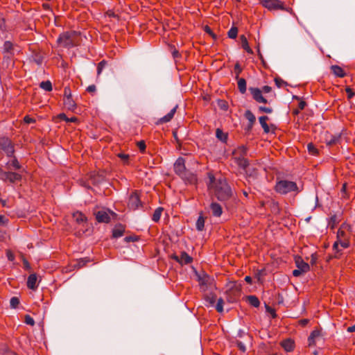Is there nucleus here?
Instances as JSON below:
<instances>
[{
	"mask_svg": "<svg viewBox=\"0 0 355 355\" xmlns=\"http://www.w3.org/2000/svg\"><path fill=\"white\" fill-rule=\"evenodd\" d=\"M209 183L208 187L212 190L218 200H228L232 196V189L225 178L220 176L216 178L213 174L209 173Z\"/></svg>",
	"mask_w": 355,
	"mask_h": 355,
	"instance_id": "obj_1",
	"label": "nucleus"
},
{
	"mask_svg": "<svg viewBox=\"0 0 355 355\" xmlns=\"http://www.w3.org/2000/svg\"><path fill=\"white\" fill-rule=\"evenodd\" d=\"M275 190L282 195H286L291 192H299L297 185L295 182L286 180L277 181L275 186Z\"/></svg>",
	"mask_w": 355,
	"mask_h": 355,
	"instance_id": "obj_2",
	"label": "nucleus"
},
{
	"mask_svg": "<svg viewBox=\"0 0 355 355\" xmlns=\"http://www.w3.org/2000/svg\"><path fill=\"white\" fill-rule=\"evenodd\" d=\"M246 155L247 148L245 146H240L232 152V159L242 169H245L249 165L248 160L245 157Z\"/></svg>",
	"mask_w": 355,
	"mask_h": 355,
	"instance_id": "obj_3",
	"label": "nucleus"
},
{
	"mask_svg": "<svg viewBox=\"0 0 355 355\" xmlns=\"http://www.w3.org/2000/svg\"><path fill=\"white\" fill-rule=\"evenodd\" d=\"M0 148L6 153L8 157L13 156L15 153L14 146L9 139H0Z\"/></svg>",
	"mask_w": 355,
	"mask_h": 355,
	"instance_id": "obj_4",
	"label": "nucleus"
},
{
	"mask_svg": "<svg viewBox=\"0 0 355 355\" xmlns=\"http://www.w3.org/2000/svg\"><path fill=\"white\" fill-rule=\"evenodd\" d=\"M64 105L68 110H74L76 107L75 101L72 99L71 91L69 87L64 89Z\"/></svg>",
	"mask_w": 355,
	"mask_h": 355,
	"instance_id": "obj_5",
	"label": "nucleus"
},
{
	"mask_svg": "<svg viewBox=\"0 0 355 355\" xmlns=\"http://www.w3.org/2000/svg\"><path fill=\"white\" fill-rule=\"evenodd\" d=\"M263 6L270 10H285L284 3L279 0H261Z\"/></svg>",
	"mask_w": 355,
	"mask_h": 355,
	"instance_id": "obj_6",
	"label": "nucleus"
},
{
	"mask_svg": "<svg viewBox=\"0 0 355 355\" xmlns=\"http://www.w3.org/2000/svg\"><path fill=\"white\" fill-rule=\"evenodd\" d=\"M3 177L2 180L3 182H8L11 184L19 182L21 180L22 176L20 173L12 171H6L3 174Z\"/></svg>",
	"mask_w": 355,
	"mask_h": 355,
	"instance_id": "obj_7",
	"label": "nucleus"
},
{
	"mask_svg": "<svg viewBox=\"0 0 355 355\" xmlns=\"http://www.w3.org/2000/svg\"><path fill=\"white\" fill-rule=\"evenodd\" d=\"M128 206L132 210H136L142 206L140 198L137 191L133 192L130 196Z\"/></svg>",
	"mask_w": 355,
	"mask_h": 355,
	"instance_id": "obj_8",
	"label": "nucleus"
},
{
	"mask_svg": "<svg viewBox=\"0 0 355 355\" xmlns=\"http://www.w3.org/2000/svg\"><path fill=\"white\" fill-rule=\"evenodd\" d=\"M171 258L181 265L188 264L193 261V258L186 252H182L180 255L172 254Z\"/></svg>",
	"mask_w": 355,
	"mask_h": 355,
	"instance_id": "obj_9",
	"label": "nucleus"
},
{
	"mask_svg": "<svg viewBox=\"0 0 355 355\" xmlns=\"http://www.w3.org/2000/svg\"><path fill=\"white\" fill-rule=\"evenodd\" d=\"M249 90L252 96L253 99L259 103H267V99L263 96L262 91L257 87H250Z\"/></svg>",
	"mask_w": 355,
	"mask_h": 355,
	"instance_id": "obj_10",
	"label": "nucleus"
},
{
	"mask_svg": "<svg viewBox=\"0 0 355 355\" xmlns=\"http://www.w3.org/2000/svg\"><path fill=\"white\" fill-rule=\"evenodd\" d=\"M352 232V227L350 225L347 223H343L340 228L337 232V239L338 241L340 239H349V235L347 232Z\"/></svg>",
	"mask_w": 355,
	"mask_h": 355,
	"instance_id": "obj_11",
	"label": "nucleus"
},
{
	"mask_svg": "<svg viewBox=\"0 0 355 355\" xmlns=\"http://www.w3.org/2000/svg\"><path fill=\"white\" fill-rule=\"evenodd\" d=\"M174 171L180 177H181L187 171L185 167V160L183 157H179L175 161L174 164Z\"/></svg>",
	"mask_w": 355,
	"mask_h": 355,
	"instance_id": "obj_12",
	"label": "nucleus"
},
{
	"mask_svg": "<svg viewBox=\"0 0 355 355\" xmlns=\"http://www.w3.org/2000/svg\"><path fill=\"white\" fill-rule=\"evenodd\" d=\"M15 44L10 41H6L2 47V53L8 58L14 56Z\"/></svg>",
	"mask_w": 355,
	"mask_h": 355,
	"instance_id": "obj_13",
	"label": "nucleus"
},
{
	"mask_svg": "<svg viewBox=\"0 0 355 355\" xmlns=\"http://www.w3.org/2000/svg\"><path fill=\"white\" fill-rule=\"evenodd\" d=\"M58 42L64 47L69 48L73 46L71 37L67 33L60 35L58 39Z\"/></svg>",
	"mask_w": 355,
	"mask_h": 355,
	"instance_id": "obj_14",
	"label": "nucleus"
},
{
	"mask_svg": "<svg viewBox=\"0 0 355 355\" xmlns=\"http://www.w3.org/2000/svg\"><path fill=\"white\" fill-rule=\"evenodd\" d=\"M187 184H196L198 182V178L196 174L191 173L189 171H186L180 177Z\"/></svg>",
	"mask_w": 355,
	"mask_h": 355,
	"instance_id": "obj_15",
	"label": "nucleus"
},
{
	"mask_svg": "<svg viewBox=\"0 0 355 355\" xmlns=\"http://www.w3.org/2000/svg\"><path fill=\"white\" fill-rule=\"evenodd\" d=\"M96 219L98 223H108L110 221V216L107 211L101 210L95 214Z\"/></svg>",
	"mask_w": 355,
	"mask_h": 355,
	"instance_id": "obj_16",
	"label": "nucleus"
},
{
	"mask_svg": "<svg viewBox=\"0 0 355 355\" xmlns=\"http://www.w3.org/2000/svg\"><path fill=\"white\" fill-rule=\"evenodd\" d=\"M295 262L297 268L300 270L301 272L306 273L309 271V265L304 261V260L300 257H295Z\"/></svg>",
	"mask_w": 355,
	"mask_h": 355,
	"instance_id": "obj_17",
	"label": "nucleus"
},
{
	"mask_svg": "<svg viewBox=\"0 0 355 355\" xmlns=\"http://www.w3.org/2000/svg\"><path fill=\"white\" fill-rule=\"evenodd\" d=\"M227 295V301L230 302H234L236 301L240 297V291L236 288H231L226 293Z\"/></svg>",
	"mask_w": 355,
	"mask_h": 355,
	"instance_id": "obj_18",
	"label": "nucleus"
},
{
	"mask_svg": "<svg viewBox=\"0 0 355 355\" xmlns=\"http://www.w3.org/2000/svg\"><path fill=\"white\" fill-rule=\"evenodd\" d=\"M178 105H176L166 115L164 116L163 117L160 118L158 121L157 123H166L171 121V119L173 118L177 108Z\"/></svg>",
	"mask_w": 355,
	"mask_h": 355,
	"instance_id": "obj_19",
	"label": "nucleus"
},
{
	"mask_svg": "<svg viewBox=\"0 0 355 355\" xmlns=\"http://www.w3.org/2000/svg\"><path fill=\"white\" fill-rule=\"evenodd\" d=\"M199 284L201 286H207L210 285L213 281V279L208 275L203 273L202 275H198Z\"/></svg>",
	"mask_w": 355,
	"mask_h": 355,
	"instance_id": "obj_20",
	"label": "nucleus"
},
{
	"mask_svg": "<svg viewBox=\"0 0 355 355\" xmlns=\"http://www.w3.org/2000/svg\"><path fill=\"white\" fill-rule=\"evenodd\" d=\"M12 159L6 163V167L9 170L15 169L18 170L21 168V164H19L17 158L14 155L12 157Z\"/></svg>",
	"mask_w": 355,
	"mask_h": 355,
	"instance_id": "obj_21",
	"label": "nucleus"
},
{
	"mask_svg": "<svg viewBox=\"0 0 355 355\" xmlns=\"http://www.w3.org/2000/svg\"><path fill=\"white\" fill-rule=\"evenodd\" d=\"M281 346L288 352H292L295 348V343L291 339H286L281 343Z\"/></svg>",
	"mask_w": 355,
	"mask_h": 355,
	"instance_id": "obj_22",
	"label": "nucleus"
},
{
	"mask_svg": "<svg viewBox=\"0 0 355 355\" xmlns=\"http://www.w3.org/2000/svg\"><path fill=\"white\" fill-rule=\"evenodd\" d=\"M321 336L320 330H313L308 338L309 345L312 346L315 345L316 339Z\"/></svg>",
	"mask_w": 355,
	"mask_h": 355,
	"instance_id": "obj_23",
	"label": "nucleus"
},
{
	"mask_svg": "<svg viewBox=\"0 0 355 355\" xmlns=\"http://www.w3.org/2000/svg\"><path fill=\"white\" fill-rule=\"evenodd\" d=\"M37 275L35 274H31L29 275L27 279V286L31 290H35L37 286Z\"/></svg>",
	"mask_w": 355,
	"mask_h": 355,
	"instance_id": "obj_24",
	"label": "nucleus"
},
{
	"mask_svg": "<svg viewBox=\"0 0 355 355\" xmlns=\"http://www.w3.org/2000/svg\"><path fill=\"white\" fill-rule=\"evenodd\" d=\"M210 208L212 212L213 216L219 217L221 216L223 213V209L221 206L216 203V202H212L210 205Z\"/></svg>",
	"mask_w": 355,
	"mask_h": 355,
	"instance_id": "obj_25",
	"label": "nucleus"
},
{
	"mask_svg": "<svg viewBox=\"0 0 355 355\" xmlns=\"http://www.w3.org/2000/svg\"><path fill=\"white\" fill-rule=\"evenodd\" d=\"M331 70L336 77L343 78L346 75L343 69L338 65H332L331 67Z\"/></svg>",
	"mask_w": 355,
	"mask_h": 355,
	"instance_id": "obj_26",
	"label": "nucleus"
},
{
	"mask_svg": "<svg viewBox=\"0 0 355 355\" xmlns=\"http://www.w3.org/2000/svg\"><path fill=\"white\" fill-rule=\"evenodd\" d=\"M73 218L78 224L86 223L87 220V217L80 211H76L73 214Z\"/></svg>",
	"mask_w": 355,
	"mask_h": 355,
	"instance_id": "obj_27",
	"label": "nucleus"
},
{
	"mask_svg": "<svg viewBox=\"0 0 355 355\" xmlns=\"http://www.w3.org/2000/svg\"><path fill=\"white\" fill-rule=\"evenodd\" d=\"M245 117L248 120V130H251L256 121V117L250 110H247L245 112Z\"/></svg>",
	"mask_w": 355,
	"mask_h": 355,
	"instance_id": "obj_28",
	"label": "nucleus"
},
{
	"mask_svg": "<svg viewBox=\"0 0 355 355\" xmlns=\"http://www.w3.org/2000/svg\"><path fill=\"white\" fill-rule=\"evenodd\" d=\"M125 232V228L123 225H119L116 226L112 231V236L114 238H119L123 236Z\"/></svg>",
	"mask_w": 355,
	"mask_h": 355,
	"instance_id": "obj_29",
	"label": "nucleus"
},
{
	"mask_svg": "<svg viewBox=\"0 0 355 355\" xmlns=\"http://www.w3.org/2000/svg\"><path fill=\"white\" fill-rule=\"evenodd\" d=\"M237 79V85L238 89L241 94H245L247 90L246 87V80L243 78H238Z\"/></svg>",
	"mask_w": 355,
	"mask_h": 355,
	"instance_id": "obj_30",
	"label": "nucleus"
},
{
	"mask_svg": "<svg viewBox=\"0 0 355 355\" xmlns=\"http://www.w3.org/2000/svg\"><path fill=\"white\" fill-rule=\"evenodd\" d=\"M240 39L241 41V45H242L243 49H244L248 53L252 54L253 51L250 47L246 37L244 35H241Z\"/></svg>",
	"mask_w": 355,
	"mask_h": 355,
	"instance_id": "obj_31",
	"label": "nucleus"
},
{
	"mask_svg": "<svg viewBox=\"0 0 355 355\" xmlns=\"http://www.w3.org/2000/svg\"><path fill=\"white\" fill-rule=\"evenodd\" d=\"M268 120V117L267 116H261L259 118V123L261 127L263 128L265 133H268L270 132L269 126L266 123Z\"/></svg>",
	"mask_w": 355,
	"mask_h": 355,
	"instance_id": "obj_32",
	"label": "nucleus"
},
{
	"mask_svg": "<svg viewBox=\"0 0 355 355\" xmlns=\"http://www.w3.org/2000/svg\"><path fill=\"white\" fill-rule=\"evenodd\" d=\"M216 137L223 142H226L227 139V134L225 133L221 129L217 128L216 130Z\"/></svg>",
	"mask_w": 355,
	"mask_h": 355,
	"instance_id": "obj_33",
	"label": "nucleus"
},
{
	"mask_svg": "<svg viewBox=\"0 0 355 355\" xmlns=\"http://www.w3.org/2000/svg\"><path fill=\"white\" fill-rule=\"evenodd\" d=\"M248 302L249 304L254 307H259L260 305V302L255 295H250L248 297Z\"/></svg>",
	"mask_w": 355,
	"mask_h": 355,
	"instance_id": "obj_34",
	"label": "nucleus"
},
{
	"mask_svg": "<svg viewBox=\"0 0 355 355\" xmlns=\"http://www.w3.org/2000/svg\"><path fill=\"white\" fill-rule=\"evenodd\" d=\"M162 211H163L162 207H158L155 210V211L153 214V216H152V220L154 222H158L159 220Z\"/></svg>",
	"mask_w": 355,
	"mask_h": 355,
	"instance_id": "obj_35",
	"label": "nucleus"
},
{
	"mask_svg": "<svg viewBox=\"0 0 355 355\" xmlns=\"http://www.w3.org/2000/svg\"><path fill=\"white\" fill-rule=\"evenodd\" d=\"M40 87L46 92H51L53 89L52 84L49 80L42 81L40 84Z\"/></svg>",
	"mask_w": 355,
	"mask_h": 355,
	"instance_id": "obj_36",
	"label": "nucleus"
},
{
	"mask_svg": "<svg viewBox=\"0 0 355 355\" xmlns=\"http://www.w3.org/2000/svg\"><path fill=\"white\" fill-rule=\"evenodd\" d=\"M205 299L206 302L210 304V306H214L216 300V295L214 293H209L206 295Z\"/></svg>",
	"mask_w": 355,
	"mask_h": 355,
	"instance_id": "obj_37",
	"label": "nucleus"
},
{
	"mask_svg": "<svg viewBox=\"0 0 355 355\" xmlns=\"http://www.w3.org/2000/svg\"><path fill=\"white\" fill-rule=\"evenodd\" d=\"M205 227V218L202 216H200L196 221V229L202 231Z\"/></svg>",
	"mask_w": 355,
	"mask_h": 355,
	"instance_id": "obj_38",
	"label": "nucleus"
},
{
	"mask_svg": "<svg viewBox=\"0 0 355 355\" xmlns=\"http://www.w3.org/2000/svg\"><path fill=\"white\" fill-rule=\"evenodd\" d=\"M237 34L238 28L235 26L232 27L227 33L228 37L232 39H235L237 36Z\"/></svg>",
	"mask_w": 355,
	"mask_h": 355,
	"instance_id": "obj_39",
	"label": "nucleus"
},
{
	"mask_svg": "<svg viewBox=\"0 0 355 355\" xmlns=\"http://www.w3.org/2000/svg\"><path fill=\"white\" fill-rule=\"evenodd\" d=\"M340 136H331L329 139H326V143L328 146L336 144L338 142Z\"/></svg>",
	"mask_w": 355,
	"mask_h": 355,
	"instance_id": "obj_40",
	"label": "nucleus"
},
{
	"mask_svg": "<svg viewBox=\"0 0 355 355\" xmlns=\"http://www.w3.org/2000/svg\"><path fill=\"white\" fill-rule=\"evenodd\" d=\"M307 149H308L309 153L313 155H315L318 153V149L315 148V146L312 143L308 144Z\"/></svg>",
	"mask_w": 355,
	"mask_h": 355,
	"instance_id": "obj_41",
	"label": "nucleus"
},
{
	"mask_svg": "<svg viewBox=\"0 0 355 355\" xmlns=\"http://www.w3.org/2000/svg\"><path fill=\"white\" fill-rule=\"evenodd\" d=\"M19 304V300L17 297H12L10 300V307L12 309H16Z\"/></svg>",
	"mask_w": 355,
	"mask_h": 355,
	"instance_id": "obj_42",
	"label": "nucleus"
},
{
	"mask_svg": "<svg viewBox=\"0 0 355 355\" xmlns=\"http://www.w3.org/2000/svg\"><path fill=\"white\" fill-rule=\"evenodd\" d=\"M107 64V62L105 60L101 61L97 65V76H100L102 73L103 69L105 68Z\"/></svg>",
	"mask_w": 355,
	"mask_h": 355,
	"instance_id": "obj_43",
	"label": "nucleus"
},
{
	"mask_svg": "<svg viewBox=\"0 0 355 355\" xmlns=\"http://www.w3.org/2000/svg\"><path fill=\"white\" fill-rule=\"evenodd\" d=\"M223 300L222 298H219L216 305V309L218 313H222L223 311Z\"/></svg>",
	"mask_w": 355,
	"mask_h": 355,
	"instance_id": "obj_44",
	"label": "nucleus"
},
{
	"mask_svg": "<svg viewBox=\"0 0 355 355\" xmlns=\"http://www.w3.org/2000/svg\"><path fill=\"white\" fill-rule=\"evenodd\" d=\"M275 83L277 87L281 88L284 86H286L287 83L280 78H275Z\"/></svg>",
	"mask_w": 355,
	"mask_h": 355,
	"instance_id": "obj_45",
	"label": "nucleus"
},
{
	"mask_svg": "<svg viewBox=\"0 0 355 355\" xmlns=\"http://www.w3.org/2000/svg\"><path fill=\"white\" fill-rule=\"evenodd\" d=\"M24 322L26 324L34 326L35 325V320L34 319L29 315H26L24 317Z\"/></svg>",
	"mask_w": 355,
	"mask_h": 355,
	"instance_id": "obj_46",
	"label": "nucleus"
},
{
	"mask_svg": "<svg viewBox=\"0 0 355 355\" xmlns=\"http://www.w3.org/2000/svg\"><path fill=\"white\" fill-rule=\"evenodd\" d=\"M117 156L123 162L124 164L128 163V160H129V157H130L129 155L121 153L117 154Z\"/></svg>",
	"mask_w": 355,
	"mask_h": 355,
	"instance_id": "obj_47",
	"label": "nucleus"
},
{
	"mask_svg": "<svg viewBox=\"0 0 355 355\" xmlns=\"http://www.w3.org/2000/svg\"><path fill=\"white\" fill-rule=\"evenodd\" d=\"M338 223V221L336 215L331 216L329 223L331 227L334 228V227L337 225Z\"/></svg>",
	"mask_w": 355,
	"mask_h": 355,
	"instance_id": "obj_48",
	"label": "nucleus"
},
{
	"mask_svg": "<svg viewBox=\"0 0 355 355\" xmlns=\"http://www.w3.org/2000/svg\"><path fill=\"white\" fill-rule=\"evenodd\" d=\"M338 241L343 248H347L349 246V239H340Z\"/></svg>",
	"mask_w": 355,
	"mask_h": 355,
	"instance_id": "obj_49",
	"label": "nucleus"
},
{
	"mask_svg": "<svg viewBox=\"0 0 355 355\" xmlns=\"http://www.w3.org/2000/svg\"><path fill=\"white\" fill-rule=\"evenodd\" d=\"M259 112H264V113H267V114H270V113L272 112V109L271 107L259 106Z\"/></svg>",
	"mask_w": 355,
	"mask_h": 355,
	"instance_id": "obj_50",
	"label": "nucleus"
},
{
	"mask_svg": "<svg viewBox=\"0 0 355 355\" xmlns=\"http://www.w3.org/2000/svg\"><path fill=\"white\" fill-rule=\"evenodd\" d=\"M241 71H242V69H241L239 63V62L236 63V64L234 65V72L236 73V78H239V75L241 73Z\"/></svg>",
	"mask_w": 355,
	"mask_h": 355,
	"instance_id": "obj_51",
	"label": "nucleus"
},
{
	"mask_svg": "<svg viewBox=\"0 0 355 355\" xmlns=\"http://www.w3.org/2000/svg\"><path fill=\"white\" fill-rule=\"evenodd\" d=\"M6 28V20L3 14L0 11V30Z\"/></svg>",
	"mask_w": 355,
	"mask_h": 355,
	"instance_id": "obj_52",
	"label": "nucleus"
},
{
	"mask_svg": "<svg viewBox=\"0 0 355 355\" xmlns=\"http://www.w3.org/2000/svg\"><path fill=\"white\" fill-rule=\"evenodd\" d=\"M204 31L209 35H211L214 39H216V35L213 33L212 30L209 26H205L204 28Z\"/></svg>",
	"mask_w": 355,
	"mask_h": 355,
	"instance_id": "obj_53",
	"label": "nucleus"
},
{
	"mask_svg": "<svg viewBox=\"0 0 355 355\" xmlns=\"http://www.w3.org/2000/svg\"><path fill=\"white\" fill-rule=\"evenodd\" d=\"M24 121L27 123V124H30V123H35V120L31 117L30 116L28 115H26L24 116Z\"/></svg>",
	"mask_w": 355,
	"mask_h": 355,
	"instance_id": "obj_54",
	"label": "nucleus"
},
{
	"mask_svg": "<svg viewBox=\"0 0 355 355\" xmlns=\"http://www.w3.org/2000/svg\"><path fill=\"white\" fill-rule=\"evenodd\" d=\"M345 92L347 94V98L349 99H351L355 94L354 92H353L352 89L349 87L345 88Z\"/></svg>",
	"mask_w": 355,
	"mask_h": 355,
	"instance_id": "obj_55",
	"label": "nucleus"
},
{
	"mask_svg": "<svg viewBox=\"0 0 355 355\" xmlns=\"http://www.w3.org/2000/svg\"><path fill=\"white\" fill-rule=\"evenodd\" d=\"M137 146L139 148V149L143 152L146 150V144L144 141H140L137 143Z\"/></svg>",
	"mask_w": 355,
	"mask_h": 355,
	"instance_id": "obj_56",
	"label": "nucleus"
},
{
	"mask_svg": "<svg viewBox=\"0 0 355 355\" xmlns=\"http://www.w3.org/2000/svg\"><path fill=\"white\" fill-rule=\"evenodd\" d=\"M8 219L6 218L4 216L0 215V225H5L8 223Z\"/></svg>",
	"mask_w": 355,
	"mask_h": 355,
	"instance_id": "obj_57",
	"label": "nucleus"
},
{
	"mask_svg": "<svg viewBox=\"0 0 355 355\" xmlns=\"http://www.w3.org/2000/svg\"><path fill=\"white\" fill-rule=\"evenodd\" d=\"M96 90V87L94 85H91L87 87V92L89 93H94Z\"/></svg>",
	"mask_w": 355,
	"mask_h": 355,
	"instance_id": "obj_58",
	"label": "nucleus"
},
{
	"mask_svg": "<svg viewBox=\"0 0 355 355\" xmlns=\"http://www.w3.org/2000/svg\"><path fill=\"white\" fill-rule=\"evenodd\" d=\"M302 274H304V272H301L300 270H299L298 268L297 269H295L293 271V275L294 277H300L301 276Z\"/></svg>",
	"mask_w": 355,
	"mask_h": 355,
	"instance_id": "obj_59",
	"label": "nucleus"
},
{
	"mask_svg": "<svg viewBox=\"0 0 355 355\" xmlns=\"http://www.w3.org/2000/svg\"><path fill=\"white\" fill-rule=\"evenodd\" d=\"M262 91V92L263 93H269L271 92L272 90V88L270 87V86H268V85H265L262 87V89H261Z\"/></svg>",
	"mask_w": 355,
	"mask_h": 355,
	"instance_id": "obj_60",
	"label": "nucleus"
},
{
	"mask_svg": "<svg viewBox=\"0 0 355 355\" xmlns=\"http://www.w3.org/2000/svg\"><path fill=\"white\" fill-rule=\"evenodd\" d=\"M306 105V103L304 101H301L298 104V108L300 110H302L304 109L305 106Z\"/></svg>",
	"mask_w": 355,
	"mask_h": 355,
	"instance_id": "obj_61",
	"label": "nucleus"
},
{
	"mask_svg": "<svg viewBox=\"0 0 355 355\" xmlns=\"http://www.w3.org/2000/svg\"><path fill=\"white\" fill-rule=\"evenodd\" d=\"M309 322V320L308 319H302L299 320L300 324H301L302 327L306 326Z\"/></svg>",
	"mask_w": 355,
	"mask_h": 355,
	"instance_id": "obj_62",
	"label": "nucleus"
},
{
	"mask_svg": "<svg viewBox=\"0 0 355 355\" xmlns=\"http://www.w3.org/2000/svg\"><path fill=\"white\" fill-rule=\"evenodd\" d=\"M245 281L250 284L252 282V279L250 276H245Z\"/></svg>",
	"mask_w": 355,
	"mask_h": 355,
	"instance_id": "obj_63",
	"label": "nucleus"
},
{
	"mask_svg": "<svg viewBox=\"0 0 355 355\" xmlns=\"http://www.w3.org/2000/svg\"><path fill=\"white\" fill-rule=\"evenodd\" d=\"M347 331H348V332H355V325H353V326L349 327L347 328Z\"/></svg>",
	"mask_w": 355,
	"mask_h": 355,
	"instance_id": "obj_64",
	"label": "nucleus"
}]
</instances>
